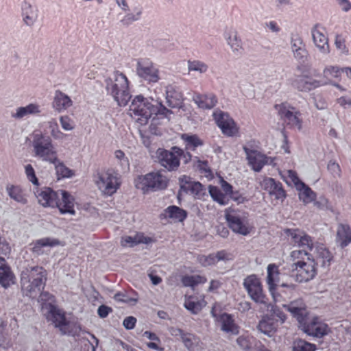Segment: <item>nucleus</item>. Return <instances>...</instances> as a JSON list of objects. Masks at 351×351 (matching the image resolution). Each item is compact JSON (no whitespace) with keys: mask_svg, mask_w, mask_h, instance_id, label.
Wrapping results in <instances>:
<instances>
[{"mask_svg":"<svg viewBox=\"0 0 351 351\" xmlns=\"http://www.w3.org/2000/svg\"><path fill=\"white\" fill-rule=\"evenodd\" d=\"M34 194L38 203L43 207L58 208L61 214H75V198L66 191H55L49 187L37 188Z\"/></svg>","mask_w":351,"mask_h":351,"instance_id":"obj_1","label":"nucleus"},{"mask_svg":"<svg viewBox=\"0 0 351 351\" xmlns=\"http://www.w3.org/2000/svg\"><path fill=\"white\" fill-rule=\"evenodd\" d=\"M46 270L38 266L27 269L21 274V284L24 294L34 298L38 294L42 301H54V296L49 292H42L45 286Z\"/></svg>","mask_w":351,"mask_h":351,"instance_id":"obj_2","label":"nucleus"},{"mask_svg":"<svg viewBox=\"0 0 351 351\" xmlns=\"http://www.w3.org/2000/svg\"><path fill=\"white\" fill-rule=\"evenodd\" d=\"M291 275L298 282L313 280L317 274V263L305 250H293L289 255Z\"/></svg>","mask_w":351,"mask_h":351,"instance_id":"obj_3","label":"nucleus"},{"mask_svg":"<svg viewBox=\"0 0 351 351\" xmlns=\"http://www.w3.org/2000/svg\"><path fill=\"white\" fill-rule=\"evenodd\" d=\"M130 114L132 117L141 125H146L152 114L168 117L171 111L167 109L161 102L159 106L151 104L142 95L136 96L130 105Z\"/></svg>","mask_w":351,"mask_h":351,"instance_id":"obj_4","label":"nucleus"},{"mask_svg":"<svg viewBox=\"0 0 351 351\" xmlns=\"http://www.w3.org/2000/svg\"><path fill=\"white\" fill-rule=\"evenodd\" d=\"M106 89L114 97L120 106H125L131 96L129 91V81L123 73L116 71L114 72V80L106 81Z\"/></svg>","mask_w":351,"mask_h":351,"instance_id":"obj_5","label":"nucleus"},{"mask_svg":"<svg viewBox=\"0 0 351 351\" xmlns=\"http://www.w3.org/2000/svg\"><path fill=\"white\" fill-rule=\"evenodd\" d=\"M32 146L35 156L53 164L58 162V156L51 140L49 137L45 136L40 132L34 133Z\"/></svg>","mask_w":351,"mask_h":351,"instance_id":"obj_6","label":"nucleus"},{"mask_svg":"<svg viewBox=\"0 0 351 351\" xmlns=\"http://www.w3.org/2000/svg\"><path fill=\"white\" fill-rule=\"evenodd\" d=\"M278 266L275 264H269L267 266V282L268 284L269 289L274 296V299L276 302L281 301L279 298H282V300L291 298L296 289V286L295 285L282 284L280 293L278 295H276L274 291L276 288V282L278 280Z\"/></svg>","mask_w":351,"mask_h":351,"instance_id":"obj_7","label":"nucleus"},{"mask_svg":"<svg viewBox=\"0 0 351 351\" xmlns=\"http://www.w3.org/2000/svg\"><path fill=\"white\" fill-rule=\"evenodd\" d=\"M169 182L168 178L160 172H151L139 176L135 180V186L143 193L165 189Z\"/></svg>","mask_w":351,"mask_h":351,"instance_id":"obj_8","label":"nucleus"},{"mask_svg":"<svg viewBox=\"0 0 351 351\" xmlns=\"http://www.w3.org/2000/svg\"><path fill=\"white\" fill-rule=\"evenodd\" d=\"M94 181L102 193L111 196L120 188L121 182L118 174L111 169L98 171Z\"/></svg>","mask_w":351,"mask_h":351,"instance_id":"obj_9","label":"nucleus"},{"mask_svg":"<svg viewBox=\"0 0 351 351\" xmlns=\"http://www.w3.org/2000/svg\"><path fill=\"white\" fill-rule=\"evenodd\" d=\"M286 319V314L278 306H273L269 314L263 316L260 320L258 328L261 332L271 337Z\"/></svg>","mask_w":351,"mask_h":351,"instance_id":"obj_10","label":"nucleus"},{"mask_svg":"<svg viewBox=\"0 0 351 351\" xmlns=\"http://www.w3.org/2000/svg\"><path fill=\"white\" fill-rule=\"evenodd\" d=\"M275 108L278 111L280 119L290 128H297L300 130L302 128V119L300 117L301 113L296 110L294 107L289 106L287 103L276 104Z\"/></svg>","mask_w":351,"mask_h":351,"instance_id":"obj_11","label":"nucleus"},{"mask_svg":"<svg viewBox=\"0 0 351 351\" xmlns=\"http://www.w3.org/2000/svg\"><path fill=\"white\" fill-rule=\"evenodd\" d=\"M157 154L160 164L169 171H174L180 166L183 151L179 147H173L172 151L158 149Z\"/></svg>","mask_w":351,"mask_h":351,"instance_id":"obj_12","label":"nucleus"},{"mask_svg":"<svg viewBox=\"0 0 351 351\" xmlns=\"http://www.w3.org/2000/svg\"><path fill=\"white\" fill-rule=\"evenodd\" d=\"M243 285L252 300L256 303L267 305L268 299L263 293L259 279L255 275L247 276L244 280Z\"/></svg>","mask_w":351,"mask_h":351,"instance_id":"obj_13","label":"nucleus"},{"mask_svg":"<svg viewBox=\"0 0 351 351\" xmlns=\"http://www.w3.org/2000/svg\"><path fill=\"white\" fill-rule=\"evenodd\" d=\"M300 326L304 332L315 337H322L330 331L328 324L322 321L317 316L306 319Z\"/></svg>","mask_w":351,"mask_h":351,"instance_id":"obj_14","label":"nucleus"},{"mask_svg":"<svg viewBox=\"0 0 351 351\" xmlns=\"http://www.w3.org/2000/svg\"><path fill=\"white\" fill-rule=\"evenodd\" d=\"M43 308L48 309L46 314L47 319L51 322L56 328H58L62 334H66L68 331L66 327L69 322L66 320L64 312L51 303L43 304Z\"/></svg>","mask_w":351,"mask_h":351,"instance_id":"obj_15","label":"nucleus"},{"mask_svg":"<svg viewBox=\"0 0 351 351\" xmlns=\"http://www.w3.org/2000/svg\"><path fill=\"white\" fill-rule=\"evenodd\" d=\"M136 72L140 77L149 83H156L160 79L158 69L149 59H142L138 62Z\"/></svg>","mask_w":351,"mask_h":351,"instance_id":"obj_16","label":"nucleus"},{"mask_svg":"<svg viewBox=\"0 0 351 351\" xmlns=\"http://www.w3.org/2000/svg\"><path fill=\"white\" fill-rule=\"evenodd\" d=\"M287 237L290 238L291 243L300 247L306 248L308 252L313 250L314 247L313 239L304 231L296 229L287 228L284 230Z\"/></svg>","mask_w":351,"mask_h":351,"instance_id":"obj_17","label":"nucleus"},{"mask_svg":"<svg viewBox=\"0 0 351 351\" xmlns=\"http://www.w3.org/2000/svg\"><path fill=\"white\" fill-rule=\"evenodd\" d=\"M226 218L230 228L236 233L247 235L253 229L246 217H241L235 213H228L226 215Z\"/></svg>","mask_w":351,"mask_h":351,"instance_id":"obj_18","label":"nucleus"},{"mask_svg":"<svg viewBox=\"0 0 351 351\" xmlns=\"http://www.w3.org/2000/svg\"><path fill=\"white\" fill-rule=\"evenodd\" d=\"M260 185L263 189L267 191L271 196H274L276 199L283 201L287 196L282 183L276 181L274 178L265 177L260 182Z\"/></svg>","mask_w":351,"mask_h":351,"instance_id":"obj_19","label":"nucleus"},{"mask_svg":"<svg viewBox=\"0 0 351 351\" xmlns=\"http://www.w3.org/2000/svg\"><path fill=\"white\" fill-rule=\"evenodd\" d=\"M293 88L302 92H308L322 86L320 81L303 73L298 75L291 83Z\"/></svg>","mask_w":351,"mask_h":351,"instance_id":"obj_20","label":"nucleus"},{"mask_svg":"<svg viewBox=\"0 0 351 351\" xmlns=\"http://www.w3.org/2000/svg\"><path fill=\"white\" fill-rule=\"evenodd\" d=\"M292 316L295 317L300 324L304 322L308 315L306 305L302 298L291 302L289 304L282 305Z\"/></svg>","mask_w":351,"mask_h":351,"instance_id":"obj_21","label":"nucleus"},{"mask_svg":"<svg viewBox=\"0 0 351 351\" xmlns=\"http://www.w3.org/2000/svg\"><path fill=\"white\" fill-rule=\"evenodd\" d=\"M243 150L246 154L249 165L254 171L259 172L267 163L268 158L266 155L256 150L250 149L246 146L243 147Z\"/></svg>","mask_w":351,"mask_h":351,"instance_id":"obj_22","label":"nucleus"},{"mask_svg":"<svg viewBox=\"0 0 351 351\" xmlns=\"http://www.w3.org/2000/svg\"><path fill=\"white\" fill-rule=\"evenodd\" d=\"M325 33V29L319 25H316L312 29V36L315 45L321 52L328 53V39Z\"/></svg>","mask_w":351,"mask_h":351,"instance_id":"obj_23","label":"nucleus"},{"mask_svg":"<svg viewBox=\"0 0 351 351\" xmlns=\"http://www.w3.org/2000/svg\"><path fill=\"white\" fill-rule=\"evenodd\" d=\"M181 189L195 196L202 194L203 185L199 182L191 180L190 177L183 176L180 178Z\"/></svg>","mask_w":351,"mask_h":351,"instance_id":"obj_24","label":"nucleus"},{"mask_svg":"<svg viewBox=\"0 0 351 351\" xmlns=\"http://www.w3.org/2000/svg\"><path fill=\"white\" fill-rule=\"evenodd\" d=\"M336 241L342 248L351 243V228L349 225L343 223L338 225Z\"/></svg>","mask_w":351,"mask_h":351,"instance_id":"obj_25","label":"nucleus"},{"mask_svg":"<svg viewBox=\"0 0 351 351\" xmlns=\"http://www.w3.org/2000/svg\"><path fill=\"white\" fill-rule=\"evenodd\" d=\"M153 241L154 240L152 238L145 237L142 232H138L134 235V237H123L121 240V244L123 247H134L139 243L148 244Z\"/></svg>","mask_w":351,"mask_h":351,"instance_id":"obj_26","label":"nucleus"},{"mask_svg":"<svg viewBox=\"0 0 351 351\" xmlns=\"http://www.w3.org/2000/svg\"><path fill=\"white\" fill-rule=\"evenodd\" d=\"M217 320L221 323L222 330L233 335L239 334V326L235 324L234 319L231 315L224 313L219 317Z\"/></svg>","mask_w":351,"mask_h":351,"instance_id":"obj_27","label":"nucleus"},{"mask_svg":"<svg viewBox=\"0 0 351 351\" xmlns=\"http://www.w3.org/2000/svg\"><path fill=\"white\" fill-rule=\"evenodd\" d=\"M315 250L317 263H319L322 267L330 266L333 260V256L329 250L324 245H318Z\"/></svg>","mask_w":351,"mask_h":351,"instance_id":"obj_28","label":"nucleus"},{"mask_svg":"<svg viewBox=\"0 0 351 351\" xmlns=\"http://www.w3.org/2000/svg\"><path fill=\"white\" fill-rule=\"evenodd\" d=\"M162 215L165 218H169L175 221L182 222L187 217V212L177 206H169L164 210Z\"/></svg>","mask_w":351,"mask_h":351,"instance_id":"obj_29","label":"nucleus"},{"mask_svg":"<svg viewBox=\"0 0 351 351\" xmlns=\"http://www.w3.org/2000/svg\"><path fill=\"white\" fill-rule=\"evenodd\" d=\"M193 100L199 108L203 109H211L217 103V98L213 94H196L194 95Z\"/></svg>","mask_w":351,"mask_h":351,"instance_id":"obj_30","label":"nucleus"},{"mask_svg":"<svg viewBox=\"0 0 351 351\" xmlns=\"http://www.w3.org/2000/svg\"><path fill=\"white\" fill-rule=\"evenodd\" d=\"M73 101L71 98L58 90L55 93V96L53 101V108L58 112L64 110L72 106Z\"/></svg>","mask_w":351,"mask_h":351,"instance_id":"obj_31","label":"nucleus"},{"mask_svg":"<svg viewBox=\"0 0 351 351\" xmlns=\"http://www.w3.org/2000/svg\"><path fill=\"white\" fill-rule=\"evenodd\" d=\"M206 304V302L204 298L198 300L193 295L186 297L185 298L184 307L193 314H197Z\"/></svg>","mask_w":351,"mask_h":351,"instance_id":"obj_32","label":"nucleus"},{"mask_svg":"<svg viewBox=\"0 0 351 351\" xmlns=\"http://www.w3.org/2000/svg\"><path fill=\"white\" fill-rule=\"evenodd\" d=\"M181 138L187 151H195L197 147L204 145V141L197 134H183Z\"/></svg>","mask_w":351,"mask_h":351,"instance_id":"obj_33","label":"nucleus"},{"mask_svg":"<svg viewBox=\"0 0 351 351\" xmlns=\"http://www.w3.org/2000/svg\"><path fill=\"white\" fill-rule=\"evenodd\" d=\"M14 275L9 266L2 264L0 266V284L7 288L14 283Z\"/></svg>","mask_w":351,"mask_h":351,"instance_id":"obj_34","label":"nucleus"},{"mask_svg":"<svg viewBox=\"0 0 351 351\" xmlns=\"http://www.w3.org/2000/svg\"><path fill=\"white\" fill-rule=\"evenodd\" d=\"M6 189L10 198L20 204H27V199L26 195L19 186L8 185Z\"/></svg>","mask_w":351,"mask_h":351,"instance_id":"obj_35","label":"nucleus"},{"mask_svg":"<svg viewBox=\"0 0 351 351\" xmlns=\"http://www.w3.org/2000/svg\"><path fill=\"white\" fill-rule=\"evenodd\" d=\"M181 281L184 287L194 288L198 285L206 283L207 278L201 275H185L182 277Z\"/></svg>","mask_w":351,"mask_h":351,"instance_id":"obj_36","label":"nucleus"},{"mask_svg":"<svg viewBox=\"0 0 351 351\" xmlns=\"http://www.w3.org/2000/svg\"><path fill=\"white\" fill-rule=\"evenodd\" d=\"M299 191V198L304 204L311 203L316 199V193L306 184L296 189Z\"/></svg>","mask_w":351,"mask_h":351,"instance_id":"obj_37","label":"nucleus"},{"mask_svg":"<svg viewBox=\"0 0 351 351\" xmlns=\"http://www.w3.org/2000/svg\"><path fill=\"white\" fill-rule=\"evenodd\" d=\"M59 241L56 239H51L49 237L42 238L34 242L32 250L34 252L40 254L42 247L47 246L53 247L59 245Z\"/></svg>","mask_w":351,"mask_h":351,"instance_id":"obj_38","label":"nucleus"},{"mask_svg":"<svg viewBox=\"0 0 351 351\" xmlns=\"http://www.w3.org/2000/svg\"><path fill=\"white\" fill-rule=\"evenodd\" d=\"M22 10L25 23L28 25H32L37 18L36 10H35L29 3L26 2L23 5Z\"/></svg>","mask_w":351,"mask_h":351,"instance_id":"obj_39","label":"nucleus"},{"mask_svg":"<svg viewBox=\"0 0 351 351\" xmlns=\"http://www.w3.org/2000/svg\"><path fill=\"white\" fill-rule=\"evenodd\" d=\"M209 193L212 198L219 204L226 205L228 204V199L226 195L221 192L219 187L215 186H210Z\"/></svg>","mask_w":351,"mask_h":351,"instance_id":"obj_40","label":"nucleus"},{"mask_svg":"<svg viewBox=\"0 0 351 351\" xmlns=\"http://www.w3.org/2000/svg\"><path fill=\"white\" fill-rule=\"evenodd\" d=\"M6 323L0 319V348L7 349L12 346V341L8 333L5 332Z\"/></svg>","mask_w":351,"mask_h":351,"instance_id":"obj_41","label":"nucleus"},{"mask_svg":"<svg viewBox=\"0 0 351 351\" xmlns=\"http://www.w3.org/2000/svg\"><path fill=\"white\" fill-rule=\"evenodd\" d=\"M221 130L223 134L228 136H232L238 132L237 125L232 118L228 119V121L221 125Z\"/></svg>","mask_w":351,"mask_h":351,"instance_id":"obj_42","label":"nucleus"},{"mask_svg":"<svg viewBox=\"0 0 351 351\" xmlns=\"http://www.w3.org/2000/svg\"><path fill=\"white\" fill-rule=\"evenodd\" d=\"M39 112V106L38 105L30 104L25 107L19 108L15 117L17 118H22L27 114H35Z\"/></svg>","mask_w":351,"mask_h":351,"instance_id":"obj_43","label":"nucleus"},{"mask_svg":"<svg viewBox=\"0 0 351 351\" xmlns=\"http://www.w3.org/2000/svg\"><path fill=\"white\" fill-rule=\"evenodd\" d=\"M227 40L234 51L241 52L243 50L241 40L238 38L237 32H231Z\"/></svg>","mask_w":351,"mask_h":351,"instance_id":"obj_44","label":"nucleus"},{"mask_svg":"<svg viewBox=\"0 0 351 351\" xmlns=\"http://www.w3.org/2000/svg\"><path fill=\"white\" fill-rule=\"evenodd\" d=\"M341 69L337 66H328L323 71L324 77L328 80L337 79L341 76Z\"/></svg>","mask_w":351,"mask_h":351,"instance_id":"obj_45","label":"nucleus"},{"mask_svg":"<svg viewBox=\"0 0 351 351\" xmlns=\"http://www.w3.org/2000/svg\"><path fill=\"white\" fill-rule=\"evenodd\" d=\"M182 342L190 351H195L196 343H198L196 337L190 333H184L181 336Z\"/></svg>","mask_w":351,"mask_h":351,"instance_id":"obj_46","label":"nucleus"},{"mask_svg":"<svg viewBox=\"0 0 351 351\" xmlns=\"http://www.w3.org/2000/svg\"><path fill=\"white\" fill-rule=\"evenodd\" d=\"M315 349L316 346L315 344L302 339L295 341L293 347V351H315Z\"/></svg>","mask_w":351,"mask_h":351,"instance_id":"obj_47","label":"nucleus"},{"mask_svg":"<svg viewBox=\"0 0 351 351\" xmlns=\"http://www.w3.org/2000/svg\"><path fill=\"white\" fill-rule=\"evenodd\" d=\"M198 263L203 267H208L217 263L216 253L208 255H199L197 256Z\"/></svg>","mask_w":351,"mask_h":351,"instance_id":"obj_48","label":"nucleus"},{"mask_svg":"<svg viewBox=\"0 0 351 351\" xmlns=\"http://www.w3.org/2000/svg\"><path fill=\"white\" fill-rule=\"evenodd\" d=\"M56 171L58 179L60 178H71L74 175L73 171L66 167L62 162H58V164L56 165Z\"/></svg>","mask_w":351,"mask_h":351,"instance_id":"obj_49","label":"nucleus"},{"mask_svg":"<svg viewBox=\"0 0 351 351\" xmlns=\"http://www.w3.org/2000/svg\"><path fill=\"white\" fill-rule=\"evenodd\" d=\"M287 182L293 184L296 189L304 186V183L300 180L297 173L293 170H289L287 171Z\"/></svg>","mask_w":351,"mask_h":351,"instance_id":"obj_50","label":"nucleus"},{"mask_svg":"<svg viewBox=\"0 0 351 351\" xmlns=\"http://www.w3.org/2000/svg\"><path fill=\"white\" fill-rule=\"evenodd\" d=\"M49 128L50 129L51 135L54 138L62 139L66 136L65 134L60 130L58 125L55 120L49 122Z\"/></svg>","mask_w":351,"mask_h":351,"instance_id":"obj_51","label":"nucleus"},{"mask_svg":"<svg viewBox=\"0 0 351 351\" xmlns=\"http://www.w3.org/2000/svg\"><path fill=\"white\" fill-rule=\"evenodd\" d=\"M213 117L217 125V126L221 129V125L224 124L226 121H228V119H230L231 117L230 115L224 112L221 110H216L213 112Z\"/></svg>","mask_w":351,"mask_h":351,"instance_id":"obj_52","label":"nucleus"},{"mask_svg":"<svg viewBox=\"0 0 351 351\" xmlns=\"http://www.w3.org/2000/svg\"><path fill=\"white\" fill-rule=\"evenodd\" d=\"M189 71H199L200 73H205L208 69V66L198 60L189 61L188 62Z\"/></svg>","mask_w":351,"mask_h":351,"instance_id":"obj_53","label":"nucleus"},{"mask_svg":"<svg viewBox=\"0 0 351 351\" xmlns=\"http://www.w3.org/2000/svg\"><path fill=\"white\" fill-rule=\"evenodd\" d=\"M25 171L28 180L31 182L34 186L38 187L39 186V182L36 176L35 171L32 165L30 164L25 165Z\"/></svg>","mask_w":351,"mask_h":351,"instance_id":"obj_54","label":"nucleus"},{"mask_svg":"<svg viewBox=\"0 0 351 351\" xmlns=\"http://www.w3.org/2000/svg\"><path fill=\"white\" fill-rule=\"evenodd\" d=\"M253 337L249 335H241L238 337L237 341L239 346L245 350H250L252 346Z\"/></svg>","mask_w":351,"mask_h":351,"instance_id":"obj_55","label":"nucleus"},{"mask_svg":"<svg viewBox=\"0 0 351 351\" xmlns=\"http://www.w3.org/2000/svg\"><path fill=\"white\" fill-rule=\"evenodd\" d=\"M217 263L220 261H229L234 259V256L232 253L228 252L225 250L218 251L216 253Z\"/></svg>","mask_w":351,"mask_h":351,"instance_id":"obj_56","label":"nucleus"},{"mask_svg":"<svg viewBox=\"0 0 351 351\" xmlns=\"http://www.w3.org/2000/svg\"><path fill=\"white\" fill-rule=\"evenodd\" d=\"M328 171L334 176H340L341 175V168L338 163L330 160L328 164Z\"/></svg>","mask_w":351,"mask_h":351,"instance_id":"obj_57","label":"nucleus"},{"mask_svg":"<svg viewBox=\"0 0 351 351\" xmlns=\"http://www.w3.org/2000/svg\"><path fill=\"white\" fill-rule=\"evenodd\" d=\"M230 197L232 200L237 202L238 204H243L247 201L246 197L239 191H233L230 195Z\"/></svg>","mask_w":351,"mask_h":351,"instance_id":"obj_58","label":"nucleus"},{"mask_svg":"<svg viewBox=\"0 0 351 351\" xmlns=\"http://www.w3.org/2000/svg\"><path fill=\"white\" fill-rule=\"evenodd\" d=\"M111 312H112V308L104 304L99 306L97 309L98 315L101 318H106Z\"/></svg>","mask_w":351,"mask_h":351,"instance_id":"obj_59","label":"nucleus"},{"mask_svg":"<svg viewBox=\"0 0 351 351\" xmlns=\"http://www.w3.org/2000/svg\"><path fill=\"white\" fill-rule=\"evenodd\" d=\"M136 323V319L134 317L129 316L124 319L123 325L128 329L131 330L135 327Z\"/></svg>","mask_w":351,"mask_h":351,"instance_id":"obj_60","label":"nucleus"},{"mask_svg":"<svg viewBox=\"0 0 351 351\" xmlns=\"http://www.w3.org/2000/svg\"><path fill=\"white\" fill-rule=\"evenodd\" d=\"M60 123L62 128L65 130H71L73 128L71 120L68 116L61 117Z\"/></svg>","mask_w":351,"mask_h":351,"instance_id":"obj_61","label":"nucleus"},{"mask_svg":"<svg viewBox=\"0 0 351 351\" xmlns=\"http://www.w3.org/2000/svg\"><path fill=\"white\" fill-rule=\"evenodd\" d=\"M198 167H199L201 172L204 173V176L206 177L212 176V171H211L210 167H208V162H206V161L199 162Z\"/></svg>","mask_w":351,"mask_h":351,"instance_id":"obj_62","label":"nucleus"},{"mask_svg":"<svg viewBox=\"0 0 351 351\" xmlns=\"http://www.w3.org/2000/svg\"><path fill=\"white\" fill-rule=\"evenodd\" d=\"M141 14V12H137L136 15L133 14H128L122 19V23L125 25H128L130 23L138 20L140 18V15Z\"/></svg>","mask_w":351,"mask_h":351,"instance_id":"obj_63","label":"nucleus"},{"mask_svg":"<svg viewBox=\"0 0 351 351\" xmlns=\"http://www.w3.org/2000/svg\"><path fill=\"white\" fill-rule=\"evenodd\" d=\"M304 47L303 41L301 38L299 36H296L295 38H292L291 39V48L292 50H295L298 49H300Z\"/></svg>","mask_w":351,"mask_h":351,"instance_id":"obj_64","label":"nucleus"}]
</instances>
